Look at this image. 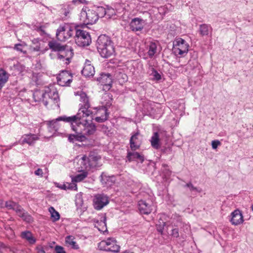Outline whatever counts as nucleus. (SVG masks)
I'll return each mask as SVG.
<instances>
[{
    "instance_id": "obj_12",
    "label": "nucleus",
    "mask_w": 253,
    "mask_h": 253,
    "mask_svg": "<svg viewBox=\"0 0 253 253\" xmlns=\"http://www.w3.org/2000/svg\"><path fill=\"white\" fill-rule=\"evenodd\" d=\"M47 88L44 90L36 89L33 94V98L35 102H42L47 106L49 101L46 98Z\"/></svg>"
},
{
    "instance_id": "obj_62",
    "label": "nucleus",
    "mask_w": 253,
    "mask_h": 253,
    "mask_svg": "<svg viewBox=\"0 0 253 253\" xmlns=\"http://www.w3.org/2000/svg\"><path fill=\"white\" fill-rule=\"evenodd\" d=\"M41 252L43 253H45V251H44L43 249H42L41 250Z\"/></svg>"
},
{
    "instance_id": "obj_15",
    "label": "nucleus",
    "mask_w": 253,
    "mask_h": 253,
    "mask_svg": "<svg viewBox=\"0 0 253 253\" xmlns=\"http://www.w3.org/2000/svg\"><path fill=\"white\" fill-rule=\"evenodd\" d=\"M144 24V20L137 17L131 20L129 27L131 31L133 32L140 31L143 29Z\"/></svg>"
},
{
    "instance_id": "obj_55",
    "label": "nucleus",
    "mask_w": 253,
    "mask_h": 253,
    "mask_svg": "<svg viewBox=\"0 0 253 253\" xmlns=\"http://www.w3.org/2000/svg\"><path fill=\"white\" fill-rule=\"evenodd\" d=\"M73 2L74 3H86V1L85 0H73Z\"/></svg>"
},
{
    "instance_id": "obj_5",
    "label": "nucleus",
    "mask_w": 253,
    "mask_h": 253,
    "mask_svg": "<svg viewBox=\"0 0 253 253\" xmlns=\"http://www.w3.org/2000/svg\"><path fill=\"white\" fill-rule=\"evenodd\" d=\"M79 28V26H75V42L80 46H87L91 42L90 35L87 32Z\"/></svg>"
},
{
    "instance_id": "obj_48",
    "label": "nucleus",
    "mask_w": 253,
    "mask_h": 253,
    "mask_svg": "<svg viewBox=\"0 0 253 253\" xmlns=\"http://www.w3.org/2000/svg\"><path fill=\"white\" fill-rule=\"evenodd\" d=\"M23 44L22 43H17L15 44L14 47V49L16 50L17 51H20L21 52H23L22 50V47ZM24 53H26V51L24 52Z\"/></svg>"
},
{
    "instance_id": "obj_39",
    "label": "nucleus",
    "mask_w": 253,
    "mask_h": 253,
    "mask_svg": "<svg viewBox=\"0 0 253 253\" xmlns=\"http://www.w3.org/2000/svg\"><path fill=\"white\" fill-rule=\"evenodd\" d=\"M82 163H83V165L84 166V168L85 169H87V164H88V166H90V162H89V157H87L85 155H84L82 157Z\"/></svg>"
},
{
    "instance_id": "obj_11",
    "label": "nucleus",
    "mask_w": 253,
    "mask_h": 253,
    "mask_svg": "<svg viewBox=\"0 0 253 253\" xmlns=\"http://www.w3.org/2000/svg\"><path fill=\"white\" fill-rule=\"evenodd\" d=\"M109 203L108 197L104 194H98L93 200V206L95 209L100 210Z\"/></svg>"
},
{
    "instance_id": "obj_52",
    "label": "nucleus",
    "mask_w": 253,
    "mask_h": 253,
    "mask_svg": "<svg viewBox=\"0 0 253 253\" xmlns=\"http://www.w3.org/2000/svg\"><path fill=\"white\" fill-rule=\"evenodd\" d=\"M165 225H166V223L164 222H163V225H157L158 231L159 232H160V233H162V232L163 231V229H164V227L165 226Z\"/></svg>"
},
{
    "instance_id": "obj_38",
    "label": "nucleus",
    "mask_w": 253,
    "mask_h": 253,
    "mask_svg": "<svg viewBox=\"0 0 253 253\" xmlns=\"http://www.w3.org/2000/svg\"><path fill=\"white\" fill-rule=\"evenodd\" d=\"M74 55L73 52H70V51H67V55H63L60 53L58 54V58L60 59L66 58V60L68 61L67 63L70 62V59L73 57Z\"/></svg>"
},
{
    "instance_id": "obj_42",
    "label": "nucleus",
    "mask_w": 253,
    "mask_h": 253,
    "mask_svg": "<svg viewBox=\"0 0 253 253\" xmlns=\"http://www.w3.org/2000/svg\"><path fill=\"white\" fill-rule=\"evenodd\" d=\"M67 189H70V190H77V184H75L74 182L72 183H67Z\"/></svg>"
},
{
    "instance_id": "obj_16",
    "label": "nucleus",
    "mask_w": 253,
    "mask_h": 253,
    "mask_svg": "<svg viewBox=\"0 0 253 253\" xmlns=\"http://www.w3.org/2000/svg\"><path fill=\"white\" fill-rule=\"evenodd\" d=\"M100 181L102 185L111 186L115 184L116 178L113 175H109L106 172H102L100 176Z\"/></svg>"
},
{
    "instance_id": "obj_54",
    "label": "nucleus",
    "mask_w": 253,
    "mask_h": 253,
    "mask_svg": "<svg viewBox=\"0 0 253 253\" xmlns=\"http://www.w3.org/2000/svg\"><path fill=\"white\" fill-rule=\"evenodd\" d=\"M35 174L38 176H42V170L41 169H38L35 171Z\"/></svg>"
},
{
    "instance_id": "obj_43",
    "label": "nucleus",
    "mask_w": 253,
    "mask_h": 253,
    "mask_svg": "<svg viewBox=\"0 0 253 253\" xmlns=\"http://www.w3.org/2000/svg\"><path fill=\"white\" fill-rule=\"evenodd\" d=\"M55 251L56 253H66L64 251V248L59 245H57L55 247Z\"/></svg>"
},
{
    "instance_id": "obj_44",
    "label": "nucleus",
    "mask_w": 253,
    "mask_h": 253,
    "mask_svg": "<svg viewBox=\"0 0 253 253\" xmlns=\"http://www.w3.org/2000/svg\"><path fill=\"white\" fill-rule=\"evenodd\" d=\"M161 151L164 154H169L171 153L172 149L170 147H164L161 149Z\"/></svg>"
},
{
    "instance_id": "obj_6",
    "label": "nucleus",
    "mask_w": 253,
    "mask_h": 253,
    "mask_svg": "<svg viewBox=\"0 0 253 253\" xmlns=\"http://www.w3.org/2000/svg\"><path fill=\"white\" fill-rule=\"evenodd\" d=\"M75 32V27L65 24L57 29L56 36L58 41H65L72 37Z\"/></svg>"
},
{
    "instance_id": "obj_2",
    "label": "nucleus",
    "mask_w": 253,
    "mask_h": 253,
    "mask_svg": "<svg viewBox=\"0 0 253 253\" xmlns=\"http://www.w3.org/2000/svg\"><path fill=\"white\" fill-rule=\"evenodd\" d=\"M96 47L100 55L108 58L115 55V48L110 37L106 35L99 36L96 41Z\"/></svg>"
},
{
    "instance_id": "obj_36",
    "label": "nucleus",
    "mask_w": 253,
    "mask_h": 253,
    "mask_svg": "<svg viewBox=\"0 0 253 253\" xmlns=\"http://www.w3.org/2000/svg\"><path fill=\"white\" fill-rule=\"evenodd\" d=\"M183 187L188 188L191 192L196 191L198 193H201L202 191L201 189H199L197 187H195L191 182L186 183L183 186Z\"/></svg>"
},
{
    "instance_id": "obj_34",
    "label": "nucleus",
    "mask_w": 253,
    "mask_h": 253,
    "mask_svg": "<svg viewBox=\"0 0 253 253\" xmlns=\"http://www.w3.org/2000/svg\"><path fill=\"white\" fill-rule=\"evenodd\" d=\"M157 45L155 42H151L149 46L148 55L150 57H152L156 52Z\"/></svg>"
},
{
    "instance_id": "obj_14",
    "label": "nucleus",
    "mask_w": 253,
    "mask_h": 253,
    "mask_svg": "<svg viewBox=\"0 0 253 253\" xmlns=\"http://www.w3.org/2000/svg\"><path fill=\"white\" fill-rule=\"evenodd\" d=\"M72 81V77L68 71H62L57 77V83L61 86H69Z\"/></svg>"
},
{
    "instance_id": "obj_30",
    "label": "nucleus",
    "mask_w": 253,
    "mask_h": 253,
    "mask_svg": "<svg viewBox=\"0 0 253 253\" xmlns=\"http://www.w3.org/2000/svg\"><path fill=\"white\" fill-rule=\"evenodd\" d=\"M160 135L159 132H155L153 133V136L151 139V143L152 146L156 149L160 148L159 141H160Z\"/></svg>"
},
{
    "instance_id": "obj_10",
    "label": "nucleus",
    "mask_w": 253,
    "mask_h": 253,
    "mask_svg": "<svg viewBox=\"0 0 253 253\" xmlns=\"http://www.w3.org/2000/svg\"><path fill=\"white\" fill-rule=\"evenodd\" d=\"M70 125L72 129L75 131V133L68 135V140L70 142L74 143L76 141L83 142L87 139L82 133H79L80 131L77 130L78 127L75 123H73V122H71Z\"/></svg>"
},
{
    "instance_id": "obj_53",
    "label": "nucleus",
    "mask_w": 253,
    "mask_h": 253,
    "mask_svg": "<svg viewBox=\"0 0 253 253\" xmlns=\"http://www.w3.org/2000/svg\"><path fill=\"white\" fill-rule=\"evenodd\" d=\"M196 62L195 60H190L187 64V66H190L191 68L194 69L195 68L194 63Z\"/></svg>"
},
{
    "instance_id": "obj_24",
    "label": "nucleus",
    "mask_w": 253,
    "mask_h": 253,
    "mask_svg": "<svg viewBox=\"0 0 253 253\" xmlns=\"http://www.w3.org/2000/svg\"><path fill=\"white\" fill-rule=\"evenodd\" d=\"M46 98L51 102H57L59 100V95L57 91L55 89L51 90L49 87H47Z\"/></svg>"
},
{
    "instance_id": "obj_45",
    "label": "nucleus",
    "mask_w": 253,
    "mask_h": 253,
    "mask_svg": "<svg viewBox=\"0 0 253 253\" xmlns=\"http://www.w3.org/2000/svg\"><path fill=\"white\" fill-rule=\"evenodd\" d=\"M171 235L175 238L179 237V230L178 228H175L172 229Z\"/></svg>"
},
{
    "instance_id": "obj_41",
    "label": "nucleus",
    "mask_w": 253,
    "mask_h": 253,
    "mask_svg": "<svg viewBox=\"0 0 253 253\" xmlns=\"http://www.w3.org/2000/svg\"><path fill=\"white\" fill-rule=\"evenodd\" d=\"M15 211H16L18 215L20 217H22L23 213H24V212H25L24 210L19 205L15 209Z\"/></svg>"
},
{
    "instance_id": "obj_37",
    "label": "nucleus",
    "mask_w": 253,
    "mask_h": 253,
    "mask_svg": "<svg viewBox=\"0 0 253 253\" xmlns=\"http://www.w3.org/2000/svg\"><path fill=\"white\" fill-rule=\"evenodd\" d=\"M72 237L71 236H67L66 237V242L71 245L74 249H78L79 248V246L75 241L72 240Z\"/></svg>"
},
{
    "instance_id": "obj_21",
    "label": "nucleus",
    "mask_w": 253,
    "mask_h": 253,
    "mask_svg": "<svg viewBox=\"0 0 253 253\" xmlns=\"http://www.w3.org/2000/svg\"><path fill=\"white\" fill-rule=\"evenodd\" d=\"M93 221L95 223L94 227L97 228L99 231L103 232L107 231L105 215L101 217L100 221L94 219Z\"/></svg>"
},
{
    "instance_id": "obj_59",
    "label": "nucleus",
    "mask_w": 253,
    "mask_h": 253,
    "mask_svg": "<svg viewBox=\"0 0 253 253\" xmlns=\"http://www.w3.org/2000/svg\"><path fill=\"white\" fill-rule=\"evenodd\" d=\"M32 42L34 43H36V42H38V41L37 39H34V40L32 41Z\"/></svg>"
},
{
    "instance_id": "obj_47",
    "label": "nucleus",
    "mask_w": 253,
    "mask_h": 253,
    "mask_svg": "<svg viewBox=\"0 0 253 253\" xmlns=\"http://www.w3.org/2000/svg\"><path fill=\"white\" fill-rule=\"evenodd\" d=\"M67 51H70V52H73L72 48L67 45L65 46V49L62 51H60L59 52L61 53V54L67 55Z\"/></svg>"
},
{
    "instance_id": "obj_56",
    "label": "nucleus",
    "mask_w": 253,
    "mask_h": 253,
    "mask_svg": "<svg viewBox=\"0 0 253 253\" xmlns=\"http://www.w3.org/2000/svg\"><path fill=\"white\" fill-rule=\"evenodd\" d=\"M40 50V46L37 45L35 47H33V50L35 51H39Z\"/></svg>"
},
{
    "instance_id": "obj_35",
    "label": "nucleus",
    "mask_w": 253,
    "mask_h": 253,
    "mask_svg": "<svg viewBox=\"0 0 253 253\" xmlns=\"http://www.w3.org/2000/svg\"><path fill=\"white\" fill-rule=\"evenodd\" d=\"M18 206L17 203L11 201H6L5 203V207L8 210L15 211Z\"/></svg>"
},
{
    "instance_id": "obj_13",
    "label": "nucleus",
    "mask_w": 253,
    "mask_h": 253,
    "mask_svg": "<svg viewBox=\"0 0 253 253\" xmlns=\"http://www.w3.org/2000/svg\"><path fill=\"white\" fill-rule=\"evenodd\" d=\"M97 81L101 85L105 87V89H109L112 87V78L111 75L109 73L101 74L97 78Z\"/></svg>"
},
{
    "instance_id": "obj_50",
    "label": "nucleus",
    "mask_w": 253,
    "mask_h": 253,
    "mask_svg": "<svg viewBox=\"0 0 253 253\" xmlns=\"http://www.w3.org/2000/svg\"><path fill=\"white\" fill-rule=\"evenodd\" d=\"M45 27L43 26H41L37 28V31L38 32H41V35H46V33L44 30Z\"/></svg>"
},
{
    "instance_id": "obj_46",
    "label": "nucleus",
    "mask_w": 253,
    "mask_h": 253,
    "mask_svg": "<svg viewBox=\"0 0 253 253\" xmlns=\"http://www.w3.org/2000/svg\"><path fill=\"white\" fill-rule=\"evenodd\" d=\"M221 145V142L218 140H213L211 142L212 148L213 149H216L217 147Z\"/></svg>"
},
{
    "instance_id": "obj_3",
    "label": "nucleus",
    "mask_w": 253,
    "mask_h": 253,
    "mask_svg": "<svg viewBox=\"0 0 253 253\" xmlns=\"http://www.w3.org/2000/svg\"><path fill=\"white\" fill-rule=\"evenodd\" d=\"M105 13V9L102 7L91 9L84 6L81 13V19L85 24H93L98 20L99 17H103Z\"/></svg>"
},
{
    "instance_id": "obj_9",
    "label": "nucleus",
    "mask_w": 253,
    "mask_h": 253,
    "mask_svg": "<svg viewBox=\"0 0 253 253\" xmlns=\"http://www.w3.org/2000/svg\"><path fill=\"white\" fill-rule=\"evenodd\" d=\"M74 117L73 116L67 117L66 116H63L59 117L56 119L48 121L46 122V124L49 129H52L55 131H57L60 127L59 121H63L66 123H69L70 124L71 122L74 121Z\"/></svg>"
},
{
    "instance_id": "obj_22",
    "label": "nucleus",
    "mask_w": 253,
    "mask_h": 253,
    "mask_svg": "<svg viewBox=\"0 0 253 253\" xmlns=\"http://www.w3.org/2000/svg\"><path fill=\"white\" fill-rule=\"evenodd\" d=\"M48 45L52 51L59 52L65 49L66 44H62L56 41L52 40L48 42Z\"/></svg>"
},
{
    "instance_id": "obj_26",
    "label": "nucleus",
    "mask_w": 253,
    "mask_h": 253,
    "mask_svg": "<svg viewBox=\"0 0 253 253\" xmlns=\"http://www.w3.org/2000/svg\"><path fill=\"white\" fill-rule=\"evenodd\" d=\"M212 31L211 26L209 24H203L199 25V31L202 36H208Z\"/></svg>"
},
{
    "instance_id": "obj_8",
    "label": "nucleus",
    "mask_w": 253,
    "mask_h": 253,
    "mask_svg": "<svg viewBox=\"0 0 253 253\" xmlns=\"http://www.w3.org/2000/svg\"><path fill=\"white\" fill-rule=\"evenodd\" d=\"M76 95L80 96V101L82 102L80 104L81 106L77 113L80 112L81 115L83 112L84 114L92 115V112L88 109L90 107V104L86 94L83 91H78L76 92Z\"/></svg>"
},
{
    "instance_id": "obj_17",
    "label": "nucleus",
    "mask_w": 253,
    "mask_h": 253,
    "mask_svg": "<svg viewBox=\"0 0 253 253\" xmlns=\"http://www.w3.org/2000/svg\"><path fill=\"white\" fill-rule=\"evenodd\" d=\"M139 135L140 133L139 131H137L130 137L129 144L130 147L132 151L138 149L141 145V140L139 138Z\"/></svg>"
},
{
    "instance_id": "obj_63",
    "label": "nucleus",
    "mask_w": 253,
    "mask_h": 253,
    "mask_svg": "<svg viewBox=\"0 0 253 253\" xmlns=\"http://www.w3.org/2000/svg\"><path fill=\"white\" fill-rule=\"evenodd\" d=\"M163 166L164 167H168L167 165H166V164H164V165H163Z\"/></svg>"
},
{
    "instance_id": "obj_27",
    "label": "nucleus",
    "mask_w": 253,
    "mask_h": 253,
    "mask_svg": "<svg viewBox=\"0 0 253 253\" xmlns=\"http://www.w3.org/2000/svg\"><path fill=\"white\" fill-rule=\"evenodd\" d=\"M9 76L7 73L2 68H0V90L7 82Z\"/></svg>"
},
{
    "instance_id": "obj_61",
    "label": "nucleus",
    "mask_w": 253,
    "mask_h": 253,
    "mask_svg": "<svg viewBox=\"0 0 253 253\" xmlns=\"http://www.w3.org/2000/svg\"><path fill=\"white\" fill-rule=\"evenodd\" d=\"M123 253H133L131 252H128V251H125V252H123Z\"/></svg>"
},
{
    "instance_id": "obj_51",
    "label": "nucleus",
    "mask_w": 253,
    "mask_h": 253,
    "mask_svg": "<svg viewBox=\"0 0 253 253\" xmlns=\"http://www.w3.org/2000/svg\"><path fill=\"white\" fill-rule=\"evenodd\" d=\"M153 76L155 80L158 81L161 79V75L156 70L154 69H153Z\"/></svg>"
},
{
    "instance_id": "obj_32",
    "label": "nucleus",
    "mask_w": 253,
    "mask_h": 253,
    "mask_svg": "<svg viewBox=\"0 0 253 253\" xmlns=\"http://www.w3.org/2000/svg\"><path fill=\"white\" fill-rule=\"evenodd\" d=\"M88 173L86 171H83L82 173L79 174L72 178V182H80L86 178L87 176Z\"/></svg>"
},
{
    "instance_id": "obj_31",
    "label": "nucleus",
    "mask_w": 253,
    "mask_h": 253,
    "mask_svg": "<svg viewBox=\"0 0 253 253\" xmlns=\"http://www.w3.org/2000/svg\"><path fill=\"white\" fill-rule=\"evenodd\" d=\"M116 79L121 83H123L127 80V75L121 72L116 71L115 74Z\"/></svg>"
},
{
    "instance_id": "obj_7",
    "label": "nucleus",
    "mask_w": 253,
    "mask_h": 253,
    "mask_svg": "<svg viewBox=\"0 0 253 253\" xmlns=\"http://www.w3.org/2000/svg\"><path fill=\"white\" fill-rule=\"evenodd\" d=\"M173 44V51L175 55L184 56V54L187 53L189 45L184 40L177 38L174 40Z\"/></svg>"
},
{
    "instance_id": "obj_1",
    "label": "nucleus",
    "mask_w": 253,
    "mask_h": 253,
    "mask_svg": "<svg viewBox=\"0 0 253 253\" xmlns=\"http://www.w3.org/2000/svg\"><path fill=\"white\" fill-rule=\"evenodd\" d=\"M90 117L91 120H93L92 115L84 114L81 115V113H77L76 115H73L74 119L73 121V123L77 126L78 131H80V133L83 134L84 136H90L93 135L96 131V127L94 124L89 123L87 118Z\"/></svg>"
},
{
    "instance_id": "obj_18",
    "label": "nucleus",
    "mask_w": 253,
    "mask_h": 253,
    "mask_svg": "<svg viewBox=\"0 0 253 253\" xmlns=\"http://www.w3.org/2000/svg\"><path fill=\"white\" fill-rule=\"evenodd\" d=\"M231 215L230 221L233 225H237L243 222V216L239 210H234L231 213Z\"/></svg>"
},
{
    "instance_id": "obj_25",
    "label": "nucleus",
    "mask_w": 253,
    "mask_h": 253,
    "mask_svg": "<svg viewBox=\"0 0 253 253\" xmlns=\"http://www.w3.org/2000/svg\"><path fill=\"white\" fill-rule=\"evenodd\" d=\"M126 158L129 162L139 161L140 163H142L144 161V156L140 154L137 152H127Z\"/></svg>"
},
{
    "instance_id": "obj_4",
    "label": "nucleus",
    "mask_w": 253,
    "mask_h": 253,
    "mask_svg": "<svg viewBox=\"0 0 253 253\" xmlns=\"http://www.w3.org/2000/svg\"><path fill=\"white\" fill-rule=\"evenodd\" d=\"M98 248L100 251L118 253L120 252V246L117 244L116 240L113 238H108L102 240L98 244Z\"/></svg>"
},
{
    "instance_id": "obj_60",
    "label": "nucleus",
    "mask_w": 253,
    "mask_h": 253,
    "mask_svg": "<svg viewBox=\"0 0 253 253\" xmlns=\"http://www.w3.org/2000/svg\"><path fill=\"white\" fill-rule=\"evenodd\" d=\"M166 170H167V174L168 175H170V173H171V171H170L169 169H166Z\"/></svg>"
},
{
    "instance_id": "obj_28",
    "label": "nucleus",
    "mask_w": 253,
    "mask_h": 253,
    "mask_svg": "<svg viewBox=\"0 0 253 253\" xmlns=\"http://www.w3.org/2000/svg\"><path fill=\"white\" fill-rule=\"evenodd\" d=\"M100 110L103 111L104 112V115L100 117H96L95 118L94 120L98 123H103L108 120L109 112H108V110L105 106H102Z\"/></svg>"
},
{
    "instance_id": "obj_57",
    "label": "nucleus",
    "mask_w": 253,
    "mask_h": 253,
    "mask_svg": "<svg viewBox=\"0 0 253 253\" xmlns=\"http://www.w3.org/2000/svg\"><path fill=\"white\" fill-rule=\"evenodd\" d=\"M67 183L66 184H64L61 187V188L63 189H67Z\"/></svg>"
},
{
    "instance_id": "obj_19",
    "label": "nucleus",
    "mask_w": 253,
    "mask_h": 253,
    "mask_svg": "<svg viewBox=\"0 0 253 253\" xmlns=\"http://www.w3.org/2000/svg\"><path fill=\"white\" fill-rule=\"evenodd\" d=\"M95 70L94 67L90 64V62L86 60L84 67L82 70V74L86 77H89L94 75Z\"/></svg>"
},
{
    "instance_id": "obj_23",
    "label": "nucleus",
    "mask_w": 253,
    "mask_h": 253,
    "mask_svg": "<svg viewBox=\"0 0 253 253\" xmlns=\"http://www.w3.org/2000/svg\"><path fill=\"white\" fill-rule=\"evenodd\" d=\"M39 139V137L34 134L29 133L25 134L22 137L21 144L27 143L29 145H33L35 143V141Z\"/></svg>"
},
{
    "instance_id": "obj_58",
    "label": "nucleus",
    "mask_w": 253,
    "mask_h": 253,
    "mask_svg": "<svg viewBox=\"0 0 253 253\" xmlns=\"http://www.w3.org/2000/svg\"><path fill=\"white\" fill-rule=\"evenodd\" d=\"M182 225H183V226H184V225L183 224V223H182V222H179L176 225V227H181Z\"/></svg>"
},
{
    "instance_id": "obj_49",
    "label": "nucleus",
    "mask_w": 253,
    "mask_h": 253,
    "mask_svg": "<svg viewBox=\"0 0 253 253\" xmlns=\"http://www.w3.org/2000/svg\"><path fill=\"white\" fill-rule=\"evenodd\" d=\"M100 157L99 156H95L93 155H89V162L94 161L97 162L100 159Z\"/></svg>"
},
{
    "instance_id": "obj_29",
    "label": "nucleus",
    "mask_w": 253,
    "mask_h": 253,
    "mask_svg": "<svg viewBox=\"0 0 253 253\" xmlns=\"http://www.w3.org/2000/svg\"><path fill=\"white\" fill-rule=\"evenodd\" d=\"M21 237L23 239H26L30 244H35L36 241V239L33 237L32 233L29 231L22 232Z\"/></svg>"
},
{
    "instance_id": "obj_33",
    "label": "nucleus",
    "mask_w": 253,
    "mask_h": 253,
    "mask_svg": "<svg viewBox=\"0 0 253 253\" xmlns=\"http://www.w3.org/2000/svg\"><path fill=\"white\" fill-rule=\"evenodd\" d=\"M48 211L51 213V217L52 218L53 221H56L59 219L60 214L58 212L55 211L53 207H50Z\"/></svg>"
},
{
    "instance_id": "obj_40",
    "label": "nucleus",
    "mask_w": 253,
    "mask_h": 253,
    "mask_svg": "<svg viewBox=\"0 0 253 253\" xmlns=\"http://www.w3.org/2000/svg\"><path fill=\"white\" fill-rule=\"evenodd\" d=\"M22 219L27 222H31L33 221L32 217L27 212H24L22 216Z\"/></svg>"
},
{
    "instance_id": "obj_20",
    "label": "nucleus",
    "mask_w": 253,
    "mask_h": 253,
    "mask_svg": "<svg viewBox=\"0 0 253 253\" xmlns=\"http://www.w3.org/2000/svg\"><path fill=\"white\" fill-rule=\"evenodd\" d=\"M139 210L141 214H149L152 211L151 204L144 200H140L138 204Z\"/></svg>"
}]
</instances>
